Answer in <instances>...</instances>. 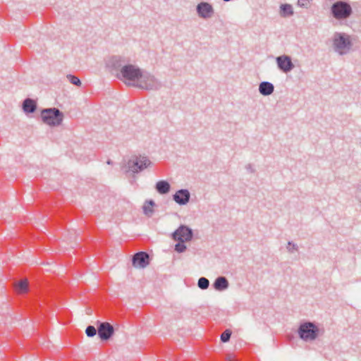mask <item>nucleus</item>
<instances>
[{"label":"nucleus","instance_id":"13","mask_svg":"<svg viewBox=\"0 0 361 361\" xmlns=\"http://www.w3.org/2000/svg\"><path fill=\"white\" fill-rule=\"evenodd\" d=\"M16 291L18 294H25L29 290V283L27 279H22L15 283Z\"/></svg>","mask_w":361,"mask_h":361},{"label":"nucleus","instance_id":"18","mask_svg":"<svg viewBox=\"0 0 361 361\" xmlns=\"http://www.w3.org/2000/svg\"><path fill=\"white\" fill-rule=\"evenodd\" d=\"M280 8V14L283 17L291 16L293 13L292 6L290 4H282Z\"/></svg>","mask_w":361,"mask_h":361},{"label":"nucleus","instance_id":"4","mask_svg":"<svg viewBox=\"0 0 361 361\" xmlns=\"http://www.w3.org/2000/svg\"><path fill=\"white\" fill-rule=\"evenodd\" d=\"M299 334L304 340H313L317 337V329L312 323L304 324L300 326Z\"/></svg>","mask_w":361,"mask_h":361},{"label":"nucleus","instance_id":"24","mask_svg":"<svg viewBox=\"0 0 361 361\" xmlns=\"http://www.w3.org/2000/svg\"><path fill=\"white\" fill-rule=\"evenodd\" d=\"M186 247L183 244V243H181L179 241L178 243H177L175 246V250L178 252H182L185 250Z\"/></svg>","mask_w":361,"mask_h":361},{"label":"nucleus","instance_id":"15","mask_svg":"<svg viewBox=\"0 0 361 361\" xmlns=\"http://www.w3.org/2000/svg\"><path fill=\"white\" fill-rule=\"evenodd\" d=\"M156 189L159 193L166 194L170 190V185L166 180H160L157 183Z\"/></svg>","mask_w":361,"mask_h":361},{"label":"nucleus","instance_id":"10","mask_svg":"<svg viewBox=\"0 0 361 361\" xmlns=\"http://www.w3.org/2000/svg\"><path fill=\"white\" fill-rule=\"evenodd\" d=\"M190 193L187 190H180L173 195V200L179 204H185L189 201Z\"/></svg>","mask_w":361,"mask_h":361},{"label":"nucleus","instance_id":"11","mask_svg":"<svg viewBox=\"0 0 361 361\" xmlns=\"http://www.w3.org/2000/svg\"><path fill=\"white\" fill-rule=\"evenodd\" d=\"M279 67L283 71L287 72L292 69L293 64L290 59L288 56H279L277 58Z\"/></svg>","mask_w":361,"mask_h":361},{"label":"nucleus","instance_id":"22","mask_svg":"<svg viewBox=\"0 0 361 361\" xmlns=\"http://www.w3.org/2000/svg\"><path fill=\"white\" fill-rule=\"evenodd\" d=\"M209 281L206 278H200L198 281V286L202 289H205L209 286Z\"/></svg>","mask_w":361,"mask_h":361},{"label":"nucleus","instance_id":"16","mask_svg":"<svg viewBox=\"0 0 361 361\" xmlns=\"http://www.w3.org/2000/svg\"><path fill=\"white\" fill-rule=\"evenodd\" d=\"M36 109V104L35 101L27 99L23 102V110L27 113H32L35 111Z\"/></svg>","mask_w":361,"mask_h":361},{"label":"nucleus","instance_id":"5","mask_svg":"<svg viewBox=\"0 0 361 361\" xmlns=\"http://www.w3.org/2000/svg\"><path fill=\"white\" fill-rule=\"evenodd\" d=\"M334 46L339 54H343L345 53L350 47L349 37H345L341 34H338L334 39Z\"/></svg>","mask_w":361,"mask_h":361},{"label":"nucleus","instance_id":"27","mask_svg":"<svg viewBox=\"0 0 361 361\" xmlns=\"http://www.w3.org/2000/svg\"><path fill=\"white\" fill-rule=\"evenodd\" d=\"M87 314H89V315H91L92 314V310L90 309L87 310Z\"/></svg>","mask_w":361,"mask_h":361},{"label":"nucleus","instance_id":"8","mask_svg":"<svg viewBox=\"0 0 361 361\" xmlns=\"http://www.w3.org/2000/svg\"><path fill=\"white\" fill-rule=\"evenodd\" d=\"M98 335L102 340L109 339L114 332L112 325L108 322H103L99 324L97 329Z\"/></svg>","mask_w":361,"mask_h":361},{"label":"nucleus","instance_id":"23","mask_svg":"<svg viewBox=\"0 0 361 361\" xmlns=\"http://www.w3.org/2000/svg\"><path fill=\"white\" fill-rule=\"evenodd\" d=\"M67 78L69 79L71 83L78 86H80L81 85V82L78 78L71 75H68Z\"/></svg>","mask_w":361,"mask_h":361},{"label":"nucleus","instance_id":"12","mask_svg":"<svg viewBox=\"0 0 361 361\" xmlns=\"http://www.w3.org/2000/svg\"><path fill=\"white\" fill-rule=\"evenodd\" d=\"M197 11L202 17L209 18L212 16L213 8L207 3H201L197 6Z\"/></svg>","mask_w":361,"mask_h":361},{"label":"nucleus","instance_id":"3","mask_svg":"<svg viewBox=\"0 0 361 361\" xmlns=\"http://www.w3.org/2000/svg\"><path fill=\"white\" fill-rule=\"evenodd\" d=\"M121 72L123 78L128 81L138 82L142 77L140 70L133 65L123 66Z\"/></svg>","mask_w":361,"mask_h":361},{"label":"nucleus","instance_id":"14","mask_svg":"<svg viewBox=\"0 0 361 361\" xmlns=\"http://www.w3.org/2000/svg\"><path fill=\"white\" fill-rule=\"evenodd\" d=\"M274 91V86L268 82H263L259 85V92L264 95H269Z\"/></svg>","mask_w":361,"mask_h":361},{"label":"nucleus","instance_id":"17","mask_svg":"<svg viewBox=\"0 0 361 361\" xmlns=\"http://www.w3.org/2000/svg\"><path fill=\"white\" fill-rule=\"evenodd\" d=\"M228 285V281L224 277H219L214 283V287L217 290L226 289Z\"/></svg>","mask_w":361,"mask_h":361},{"label":"nucleus","instance_id":"7","mask_svg":"<svg viewBox=\"0 0 361 361\" xmlns=\"http://www.w3.org/2000/svg\"><path fill=\"white\" fill-rule=\"evenodd\" d=\"M149 164V161L145 157H135L128 162L129 167L133 172H138Z\"/></svg>","mask_w":361,"mask_h":361},{"label":"nucleus","instance_id":"19","mask_svg":"<svg viewBox=\"0 0 361 361\" xmlns=\"http://www.w3.org/2000/svg\"><path fill=\"white\" fill-rule=\"evenodd\" d=\"M153 206H154V202L152 201L147 202L143 207L145 214H151L152 212Z\"/></svg>","mask_w":361,"mask_h":361},{"label":"nucleus","instance_id":"21","mask_svg":"<svg viewBox=\"0 0 361 361\" xmlns=\"http://www.w3.org/2000/svg\"><path fill=\"white\" fill-rule=\"evenodd\" d=\"M231 336V331L230 329H226L221 335V341L224 343H226L229 341Z\"/></svg>","mask_w":361,"mask_h":361},{"label":"nucleus","instance_id":"2","mask_svg":"<svg viewBox=\"0 0 361 361\" xmlns=\"http://www.w3.org/2000/svg\"><path fill=\"white\" fill-rule=\"evenodd\" d=\"M43 121L49 126H58L63 120V115L56 109H44L42 111Z\"/></svg>","mask_w":361,"mask_h":361},{"label":"nucleus","instance_id":"20","mask_svg":"<svg viewBox=\"0 0 361 361\" xmlns=\"http://www.w3.org/2000/svg\"><path fill=\"white\" fill-rule=\"evenodd\" d=\"M85 334L88 337H93L97 334V329L93 326H88L85 329Z\"/></svg>","mask_w":361,"mask_h":361},{"label":"nucleus","instance_id":"26","mask_svg":"<svg viewBox=\"0 0 361 361\" xmlns=\"http://www.w3.org/2000/svg\"><path fill=\"white\" fill-rule=\"evenodd\" d=\"M226 359L227 361H235L234 355L231 354L227 355Z\"/></svg>","mask_w":361,"mask_h":361},{"label":"nucleus","instance_id":"28","mask_svg":"<svg viewBox=\"0 0 361 361\" xmlns=\"http://www.w3.org/2000/svg\"><path fill=\"white\" fill-rule=\"evenodd\" d=\"M147 80H151V81H152V80H153L152 78H150V77H148V78H147Z\"/></svg>","mask_w":361,"mask_h":361},{"label":"nucleus","instance_id":"9","mask_svg":"<svg viewBox=\"0 0 361 361\" xmlns=\"http://www.w3.org/2000/svg\"><path fill=\"white\" fill-rule=\"evenodd\" d=\"M149 264V255L143 252H138L133 256V265L137 269H143Z\"/></svg>","mask_w":361,"mask_h":361},{"label":"nucleus","instance_id":"1","mask_svg":"<svg viewBox=\"0 0 361 361\" xmlns=\"http://www.w3.org/2000/svg\"><path fill=\"white\" fill-rule=\"evenodd\" d=\"M350 4L344 1H337L331 6L333 16L337 20L346 19L352 14Z\"/></svg>","mask_w":361,"mask_h":361},{"label":"nucleus","instance_id":"25","mask_svg":"<svg viewBox=\"0 0 361 361\" xmlns=\"http://www.w3.org/2000/svg\"><path fill=\"white\" fill-rule=\"evenodd\" d=\"M309 2V0H298V4L301 6H307Z\"/></svg>","mask_w":361,"mask_h":361},{"label":"nucleus","instance_id":"6","mask_svg":"<svg viewBox=\"0 0 361 361\" xmlns=\"http://www.w3.org/2000/svg\"><path fill=\"white\" fill-rule=\"evenodd\" d=\"M192 231L186 226H180L173 233V238L181 243L187 242L192 238Z\"/></svg>","mask_w":361,"mask_h":361}]
</instances>
